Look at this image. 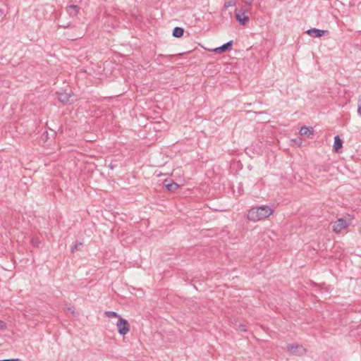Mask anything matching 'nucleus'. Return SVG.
<instances>
[{"label":"nucleus","mask_w":361,"mask_h":361,"mask_svg":"<svg viewBox=\"0 0 361 361\" xmlns=\"http://www.w3.org/2000/svg\"><path fill=\"white\" fill-rule=\"evenodd\" d=\"M274 210L267 205L251 208L247 214V218L251 221H259L270 216Z\"/></svg>","instance_id":"nucleus-1"},{"label":"nucleus","mask_w":361,"mask_h":361,"mask_svg":"<svg viewBox=\"0 0 361 361\" xmlns=\"http://www.w3.org/2000/svg\"><path fill=\"white\" fill-rule=\"evenodd\" d=\"M118 332L121 336L126 335L130 331V324L127 319L120 317L116 323Z\"/></svg>","instance_id":"nucleus-2"},{"label":"nucleus","mask_w":361,"mask_h":361,"mask_svg":"<svg viewBox=\"0 0 361 361\" xmlns=\"http://www.w3.org/2000/svg\"><path fill=\"white\" fill-rule=\"evenodd\" d=\"M351 224V219L347 221L345 219L340 218L338 219L333 226V230L334 232L338 233L342 230L347 228Z\"/></svg>","instance_id":"nucleus-3"},{"label":"nucleus","mask_w":361,"mask_h":361,"mask_svg":"<svg viewBox=\"0 0 361 361\" xmlns=\"http://www.w3.org/2000/svg\"><path fill=\"white\" fill-rule=\"evenodd\" d=\"M288 350L292 354L296 355H304L306 352V350L303 348L302 345L298 344H291L288 345Z\"/></svg>","instance_id":"nucleus-4"},{"label":"nucleus","mask_w":361,"mask_h":361,"mask_svg":"<svg viewBox=\"0 0 361 361\" xmlns=\"http://www.w3.org/2000/svg\"><path fill=\"white\" fill-rule=\"evenodd\" d=\"M307 33L312 37H320L324 36L325 34H328L329 31L324 30H319V29H317V28H312V29H309L307 31Z\"/></svg>","instance_id":"nucleus-5"},{"label":"nucleus","mask_w":361,"mask_h":361,"mask_svg":"<svg viewBox=\"0 0 361 361\" xmlns=\"http://www.w3.org/2000/svg\"><path fill=\"white\" fill-rule=\"evenodd\" d=\"M236 20L240 24L245 25L249 21V17L245 15V11H241L235 14Z\"/></svg>","instance_id":"nucleus-6"},{"label":"nucleus","mask_w":361,"mask_h":361,"mask_svg":"<svg viewBox=\"0 0 361 361\" xmlns=\"http://www.w3.org/2000/svg\"><path fill=\"white\" fill-rule=\"evenodd\" d=\"M232 44H233V41L231 40V41L224 44L222 46L214 49L212 51L217 54L223 53L227 50L231 49Z\"/></svg>","instance_id":"nucleus-7"},{"label":"nucleus","mask_w":361,"mask_h":361,"mask_svg":"<svg viewBox=\"0 0 361 361\" xmlns=\"http://www.w3.org/2000/svg\"><path fill=\"white\" fill-rule=\"evenodd\" d=\"M164 185L169 191L171 192H174L179 188V185L178 183L169 180H165L164 181Z\"/></svg>","instance_id":"nucleus-8"},{"label":"nucleus","mask_w":361,"mask_h":361,"mask_svg":"<svg viewBox=\"0 0 361 361\" xmlns=\"http://www.w3.org/2000/svg\"><path fill=\"white\" fill-rule=\"evenodd\" d=\"M80 8L76 5H71L66 7L68 14L71 17L77 16L80 12Z\"/></svg>","instance_id":"nucleus-9"},{"label":"nucleus","mask_w":361,"mask_h":361,"mask_svg":"<svg viewBox=\"0 0 361 361\" xmlns=\"http://www.w3.org/2000/svg\"><path fill=\"white\" fill-rule=\"evenodd\" d=\"M57 94H58V99L61 102H62L63 104H67L69 102V99L71 97L70 93L64 92H58Z\"/></svg>","instance_id":"nucleus-10"},{"label":"nucleus","mask_w":361,"mask_h":361,"mask_svg":"<svg viewBox=\"0 0 361 361\" xmlns=\"http://www.w3.org/2000/svg\"><path fill=\"white\" fill-rule=\"evenodd\" d=\"M343 141L340 139L338 136H336L334 137V149L335 152H338L339 150L342 148Z\"/></svg>","instance_id":"nucleus-11"},{"label":"nucleus","mask_w":361,"mask_h":361,"mask_svg":"<svg viewBox=\"0 0 361 361\" xmlns=\"http://www.w3.org/2000/svg\"><path fill=\"white\" fill-rule=\"evenodd\" d=\"M300 134L302 135L310 136L313 134V130L312 128H308L306 126H303L300 130Z\"/></svg>","instance_id":"nucleus-12"},{"label":"nucleus","mask_w":361,"mask_h":361,"mask_svg":"<svg viewBox=\"0 0 361 361\" xmlns=\"http://www.w3.org/2000/svg\"><path fill=\"white\" fill-rule=\"evenodd\" d=\"M184 33V30L180 27H176L173 30V36L175 37H180Z\"/></svg>","instance_id":"nucleus-13"},{"label":"nucleus","mask_w":361,"mask_h":361,"mask_svg":"<svg viewBox=\"0 0 361 361\" xmlns=\"http://www.w3.org/2000/svg\"><path fill=\"white\" fill-rule=\"evenodd\" d=\"M104 314L108 317V318H112V317H116V318H118V319H120V317H121L117 312H114V311H106L104 312Z\"/></svg>","instance_id":"nucleus-14"},{"label":"nucleus","mask_w":361,"mask_h":361,"mask_svg":"<svg viewBox=\"0 0 361 361\" xmlns=\"http://www.w3.org/2000/svg\"><path fill=\"white\" fill-rule=\"evenodd\" d=\"M236 4V0H226L224 8L227 9L229 7L234 6Z\"/></svg>","instance_id":"nucleus-15"},{"label":"nucleus","mask_w":361,"mask_h":361,"mask_svg":"<svg viewBox=\"0 0 361 361\" xmlns=\"http://www.w3.org/2000/svg\"><path fill=\"white\" fill-rule=\"evenodd\" d=\"M82 247V243H76L75 245H73L71 247V252H74L75 250H80Z\"/></svg>","instance_id":"nucleus-16"},{"label":"nucleus","mask_w":361,"mask_h":361,"mask_svg":"<svg viewBox=\"0 0 361 361\" xmlns=\"http://www.w3.org/2000/svg\"><path fill=\"white\" fill-rule=\"evenodd\" d=\"M235 329L238 331H243V332L247 331V329L246 328V326L243 324H238L237 326V327L235 328Z\"/></svg>","instance_id":"nucleus-17"},{"label":"nucleus","mask_w":361,"mask_h":361,"mask_svg":"<svg viewBox=\"0 0 361 361\" xmlns=\"http://www.w3.org/2000/svg\"><path fill=\"white\" fill-rule=\"evenodd\" d=\"M357 114L361 116V97L359 98L357 102Z\"/></svg>","instance_id":"nucleus-18"},{"label":"nucleus","mask_w":361,"mask_h":361,"mask_svg":"<svg viewBox=\"0 0 361 361\" xmlns=\"http://www.w3.org/2000/svg\"><path fill=\"white\" fill-rule=\"evenodd\" d=\"M243 2L246 6H250L252 4V3H253V0H243Z\"/></svg>","instance_id":"nucleus-19"},{"label":"nucleus","mask_w":361,"mask_h":361,"mask_svg":"<svg viewBox=\"0 0 361 361\" xmlns=\"http://www.w3.org/2000/svg\"><path fill=\"white\" fill-rule=\"evenodd\" d=\"M6 328V324L4 322L0 320V329H5Z\"/></svg>","instance_id":"nucleus-20"},{"label":"nucleus","mask_w":361,"mask_h":361,"mask_svg":"<svg viewBox=\"0 0 361 361\" xmlns=\"http://www.w3.org/2000/svg\"><path fill=\"white\" fill-rule=\"evenodd\" d=\"M0 361H19L18 359L1 360Z\"/></svg>","instance_id":"nucleus-21"},{"label":"nucleus","mask_w":361,"mask_h":361,"mask_svg":"<svg viewBox=\"0 0 361 361\" xmlns=\"http://www.w3.org/2000/svg\"><path fill=\"white\" fill-rule=\"evenodd\" d=\"M68 311L71 312V313H74V308L73 307H69L68 309Z\"/></svg>","instance_id":"nucleus-22"},{"label":"nucleus","mask_w":361,"mask_h":361,"mask_svg":"<svg viewBox=\"0 0 361 361\" xmlns=\"http://www.w3.org/2000/svg\"><path fill=\"white\" fill-rule=\"evenodd\" d=\"M61 27H67L69 26V24H67L66 25H61Z\"/></svg>","instance_id":"nucleus-23"}]
</instances>
